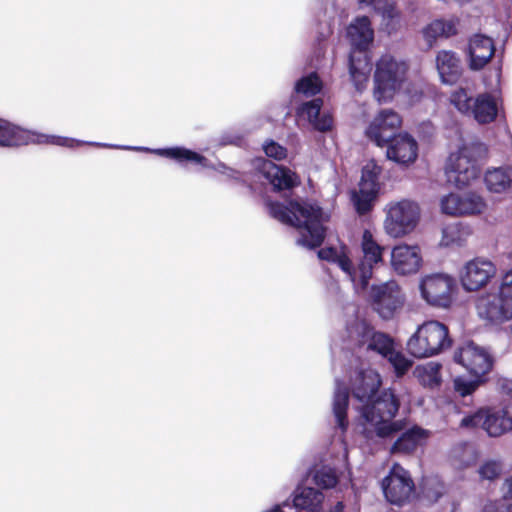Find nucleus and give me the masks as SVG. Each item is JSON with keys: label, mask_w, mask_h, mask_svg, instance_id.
I'll return each instance as SVG.
<instances>
[{"label": "nucleus", "mask_w": 512, "mask_h": 512, "mask_svg": "<svg viewBox=\"0 0 512 512\" xmlns=\"http://www.w3.org/2000/svg\"><path fill=\"white\" fill-rule=\"evenodd\" d=\"M265 205L269 215L279 222L303 229L298 243L310 249L318 248L325 239L322 223V209L306 202L290 200L288 205L267 200Z\"/></svg>", "instance_id": "obj_1"}, {"label": "nucleus", "mask_w": 512, "mask_h": 512, "mask_svg": "<svg viewBox=\"0 0 512 512\" xmlns=\"http://www.w3.org/2000/svg\"><path fill=\"white\" fill-rule=\"evenodd\" d=\"M408 66L391 55H382L374 73V97L379 103L393 99L406 79Z\"/></svg>", "instance_id": "obj_4"}, {"label": "nucleus", "mask_w": 512, "mask_h": 512, "mask_svg": "<svg viewBox=\"0 0 512 512\" xmlns=\"http://www.w3.org/2000/svg\"><path fill=\"white\" fill-rule=\"evenodd\" d=\"M381 172L382 168L378 166L374 161L368 162L362 168L358 190L362 192H371L378 195L380 190L379 177Z\"/></svg>", "instance_id": "obj_34"}, {"label": "nucleus", "mask_w": 512, "mask_h": 512, "mask_svg": "<svg viewBox=\"0 0 512 512\" xmlns=\"http://www.w3.org/2000/svg\"><path fill=\"white\" fill-rule=\"evenodd\" d=\"M484 430L491 437H499L512 430V417L505 410H486Z\"/></svg>", "instance_id": "obj_29"}, {"label": "nucleus", "mask_w": 512, "mask_h": 512, "mask_svg": "<svg viewBox=\"0 0 512 512\" xmlns=\"http://www.w3.org/2000/svg\"><path fill=\"white\" fill-rule=\"evenodd\" d=\"M385 358L394 368V372L397 377L404 376L413 365V361L409 360L402 352L396 351L395 349H393L391 354L387 355Z\"/></svg>", "instance_id": "obj_41"}, {"label": "nucleus", "mask_w": 512, "mask_h": 512, "mask_svg": "<svg viewBox=\"0 0 512 512\" xmlns=\"http://www.w3.org/2000/svg\"><path fill=\"white\" fill-rule=\"evenodd\" d=\"M499 289L503 296L512 298V268L503 275Z\"/></svg>", "instance_id": "obj_51"}, {"label": "nucleus", "mask_w": 512, "mask_h": 512, "mask_svg": "<svg viewBox=\"0 0 512 512\" xmlns=\"http://www.w3.org/2000/svg\"><path fill=\"white\" fill-rule=\"evenodd\" d=\"M487 188L496 193L506 191L512 187V167H500L488 170L485 174Z\"/></svg>", "instance_id": "obj_31"}, {"label": "nucleus", "mask_w": 512, "mask_h": 512, "mask_svg": "<svg viewBox=\"0 0 512 512\" xmlns=\"http://www.w3.org/2000/svg\"><path fill=\"white\" fill-rule=\"evenodd\" d=\"M374 11L380 14L384 19L394 20L400 18V11L397 8L396 2L391 0H374L370 5Z\"/></svg>", "instance_id": "obj_43"}, {"label": "nucleus", "mask_w": 512, "mask_h": 512, "mask_svg": "<svg viewBox=\"0 0 512 512\" xmlns=\"http://www.w3.org/2000/svg\"><path fill=\"white\" fill-rule=\"evenodd\" d=\"M472 234V229L463 222L447 224L442 230L441 243L445 246L462 245Z\"/></svg>", "instance_id": "obj_33"}, {"label": "nucleus", "mask_w": 512, "mask_h": 512, "mask_svg": "<svg viewBox=\"0 0 512 512\" xmlns=\"http://www.w3.org/2000/svg\"><path fill=\"white\" fill-rule=\"evenodd\" d=\"M498 114V105L495 98L488 92L475 97L471 116L480 124L493 122Z\"/></svg>", "instance_id": "obj_27"}, {"label": "nucleus", "mask_w": 512, "mask_h": 512, "mask_svg": "<svg viewBox=\"0 0 512 512\" xmlns=\"http://www.w3.org/2000/svg\"><path fill=\"white\" fill-rule=\"evenodd\" d=\"M498 512H512V503L502 506Z\"/></svg>", "instance_id": "obj_55"}, {"label": "nucleus", "mask_w": 512, "mask_h": 512, "mask_svg": "<svg viewBox=\"0 0 512 512\" xmlns=\"http://www.w3.org/2000/svg\"><path fill=\"white\" fill-rule=\"evenodd\" d=\"M402 125L401 116L392 109L381 110L366 129V136L379 147L398 133Z\"/></svg>", "instance_id": "obj_15"}, {"label": "nucleus", "mask_w": 512, "mask_h": 512, "mask_svg": "<svg viewBox=\"0 0 512 512\" xmlns=\"http://www.w3.org/2000/svg\"><path fill=\"white\" fill-rule=\"evenodd\" d=\"M420 208L417 203L401 200L390 206L385 219V230L394 238L412 232L418 224Z\"/></svg>", "instance_id": "obj_8"}, {"label": "nucleus", "mask_w": 512, "mask_h": 512, "mask_svg": "<svg viewBox=\"0 0 512 512\" xmlns=\"http://www.w3.org/2000/svg\"><path fill=\"white\" fill-rule=\"evenodd\" d=\"M374 0H359L360 3H364V4H367V5H371L373 3Z\"/></svg>", "instance_id": "obj_56"}, {"label": "nucleus", "mask_w": 512, "mask_h": 512, "mask_svg": "<svg viewBox=\"0 0 512 512\" xmlns=\"http://www.w3.org/2000/svg\"><path fill=\"white\" fill-rule=\"evenodd\" d=\"M456 289L455 278L445 273L426 275L420 282L422 298L431 306L440 308L451 306Z\"/></svg>", "instance_id": "obj_7"}, {"label": "nucleus", "mask_w": 512, "mask_h": 512, "mask_svg": "<svg viewBox=\"0 0 512 512\" xmlns=\"http://www.w3.org/2000/svg\"><path fill=\"white\" fill-rule=\"evenodd\" d=\"M349 406V388L338 383L333 399V413L338 426L345 431L348 427L347 411Z\"/></svg>", "instance_id": "obj_32"}, {"label": "nucleus", "mask_w": 512, "mask_h": 512, "mask_svg": "<svg viewBox=\"0 0 512 512\" xmlns=\"http://www.w3.org/2000/svg\"><path fill=\"white\" fill-rule=\"evenodd\" d=\"M453 360L470 375L482 378H485L492 370L494 364L492 355L473 341L465 342L459 346L454 351Z\"/></svg>", "instance_id": "obj_10"}, {"label": "nucleus", "mask_w": 512, "mask_h": 512, "mask_svg": "<svg viewBox=\"0 0 512 512\" xmlns=\"http://www.w3.org/2000/svg\"><path fill=\"white\" fill-rule=\"evenodd\" d=\"M476 308L478 316L492 325H502L512 320V298L503 296L500 289L498 293L480 297Z\"/></svg>", "instance_id": "obj_12"}, {"label": "nucleus", "mask_w": 512, "mask_h": 512, "mask_svg": "<svg viewBox=\"0 0 512 512\" xmlns=\"http://www.w3.org/2000/svg\"><path fill=\"white\" fill-rule=\"evenodd\" d=\"M436 68L445 84H455L462 75L461 60L451 50H440L436 55Z\"/></svg>", "instance_id": "obj_23"}, {"label": "nucleus", "mask_w": 512, "mask_h": 512, "mask_svg": "<svg viewBox=\"0 0 512 512\" xmlns=\"http://www.w3.org/2000/svg\"><path fill=\"white\" fill-rule=\"evenodd\" d=\"M430 432L422 427L414 425L404 431L390 447L392 455H411L418 447L425 445Z\"/></svg>", "instance_id": "obj_20"}, {"label": "nucleus", "mask_w": 512, "mask_h": 512, "mask_svg": "<svg viewBox=\"0 0 512 512\" xmlns=\"http://www.w3.org/2000/svg\"><path fill=\"white\" fill-rule=\"evenodd\" d=\"M153 152L158 156L175 160L179 164L194 163L202 167H206L208 164V159L205 156L185 147L159 148Z\"/></svg>", "instance_id": "obj_28"}, {"label": "nucleus", "mask_w": 512, "mask_h": 512, "mask_svg": "<svg viewBox=\"0 0 512 512\" xmlns=\"http://www.w3.org/2000/svg\"><path fill=\"white\" fill-rule=\"evenodd\" d=\"M422 262L421 250L417 245L400 244L391 251V267L398 275L417 273Z\"/></svg>", "instance_id": "obj_18"}, {"label": "nucleus", "mask_w": 512, "mask_h": 512, "mask_svg": "<svg viewBox=\"0 0 512 512\" xmlns=\"http://www.w3.org/2000/svg\"><path fill=\"white\" fill-rule=\"evenodd\" d=\"M314 483L322 489H330L337 485L338 477L334 469L322 467L313 476Z\"/></svg>", "instance_id": "obj_42"}, {"label": "nucleus", "mask_w": 512, "mask_h": 512, "mask_svg": "<svg viewBox=\"0 0 512 512\" xmlns=\"http://www.w3.org/2000/svg\"><path fill=\"white\" fill-rule=\"evenodd\" d=\"M370 433H371V432H370L369 430H367V432H366V437H367V438H372V437L370 436Z\"/></svg>", "instance_id": "obj_57"}, {"label": "nucleus", "mask_w": 512, "mask_h": 512, "mask_svg": "<svg viewBox=\"0 0 512 512\" xmlns=\"http://www.w3.org/2000/svg\"><path fill=\"white\" fill-rule=\"evenodd\" d=\"M371 339L368 352H376L385 358L394 349V340L384 332L375 330Z\"/></svg>", "instance_id": "obj_39"}, {"label": "nucleus", "mask_w": 512, "mask_h": 512, "mask_svg": "<svg viewBox=\"0 0 512 512\" xmlns=\"http://www.w3.org/2000/svg\"><path fill=\"white\" fill-rule=\"evenodd\" d=\"M475 98L470 96L466 89L458 88L450 96L451 104L463 115L471 116Z\"/></svg>", "instance_id": "obj_38"}, {"label": "nucleus", "mask_w": 512, "mask_h": 512, "mask_svg": "<svg viewBox=\"0 0 512 512\" xmlns=\"http://www.w3.org/2000/svg\"><path fill=\"white\" fill-rule=\"evenodd\" d=\"M360 246L363 254L359 262L360 287L366 289L373 276V270L378 265L384 264L385 247L377 243L372 232L368 229L363 231Z\"/></svg>", "instance_id": "obj_13"}, {"label": "nucleus", "mask_w": 512, "mask_h": 512, "mask_svg": "<svg viewBox=\"0 0 512 512\" xmlns=\"http://www.w3.org/2000/svg\"><path fill=\"white\" fill-rule=\"evenodd\" d=\"M508 490H507V497L512 498V476L505 481Z\"/></svg>", "instance_id": "obj_54"}, {"label": "nucleus", "mask_w": 512, "mask_h": 512, "mask_svg": "<svg viewBox=\"0 0 512 512\" xmlns=\"http://www.w3.org/2000/svg\"><path fill=\"white\" fill-rule=\"evenodd\" d=\"M386 157L399 164L407 166L416 161L418 157V143L407 132H400L385 142Z\"/></svg>", "instance_id": "obj_17"}, {"label": "nucleus", "mask_w": 512, "mask_h": 512, "mask_svg": "<svg viewBox=\"0 0 512 512\" xmlns=\"http://www.w3.org/2000/svg\"><path fill=\"white\" fill-rule=\"evenodd\" d=\"M486 416V410L480 409L477 412L465 416L461 422L460 426L462 428H477L481 427L484 430V420Z\"/></svg>", "instance_id": "obj_46"}, {"label": "nucleus", "mask_w": 512, "mask_h": 512, "mask_svg": "<svg viewBox=\"0 0 512 512\" xmlns=\"http://www.w3.org/2000/svg\"><path fill=\"white\" fill-rule=\"evenodd\" d=\"M375 328L365 320L357 322L351 334V340L360 351L368 352L371 338L373 337Z\"/></svg>", "instance_id": "obj_35"}, {"label": "nucleus", "mask_w": 512, "mask_h": 512, "mask_svg": "<svg viewBox=\"0 0 512 512\" xmlns=\"http://www.w3.org/2000/svg\"><path fill=\"white\" fill-rule=\"evenodd\" d=\"M313 127L320 132L330 131L333 127V118L329 114H319L317 118L310 122Z\"/></svg>", "instance_id": "obj_50"}, {"label": "nucleus", "mask_w": 512, "mask_h": 512, "mask_svg": "<svg viewBox=\"0 0 512 512\" xmlns=\"http://www.w3.org/2000/svg\"><path fill=\"white\" fill-rule=\"evenodd\" d=\"M322 106L323 100L321 98H314L308 102L303 103L299 107L298 113L300 115H306L309 122H312V120L319 116Z\"/></svg>", "instance_id": "obj_45"}, {"label": "nucleus", "mask_w": 512, "mask_h": 512, "mask_svg": "<svg viewBox=\"0 0 512 512\" xmlns=\"http://www.w3.org/2000/svg\"><path fill=\"white\" fill-rule=\"evenodd\" d=\"M510 330H511V333H512V324L510 325Z\"/></svg>", "instance_id": "obj_58"}, {"label": "nucleus", "mask_w": 512, "mask_h": 512, "mask_svg": "<svg viewBox=\"0 0 512 512\" xmlns=\"http://www.w3.org/2000/svg\"><path fill=\"white\" fill-rule=\"evenodd\" d=\"M371 306L379 316L385 320L393 318L395 312L401 309L405 302V295L399 284L390 280L370 288Z\"/></svg>", "instance_id": "obj_9"}, {"label": "nucleus", "mask_w": 512, "mask_h": 512, "mask_svg": "<svg viewBox=\"0 0 512 512\" xmlns=\"http://www.w3.org/2000/svg\"><path fill=\"white\" fill-rule=\"evenodd\" d=\"M371 70L372 64L368 50H351L349 54V73L358 90L367 83Z\"/></svg>", "instance_id": "obj_24"}, {"label": "nucleus", "mask_w": 512, "mask_h": 512, "mask_svg": "<svg viewBox=\"0 0 512 512\" xmlns=\"http://www.w3.org/2000/svg\"><path fill=\"white\" fill-rule=\"evenodd\" d=\"M377 196L378 195L371 192L353 190L351 192V201L356 213L359 216H364L370 213L374 207Z\"/></svg>", "instance_id": "obj_37"}, {"label": "nucleus", "mask_w": 512, "mask_h": 512, "mask_svg": "<svg viewBox=\"0 0 512 512\" xmlns=\"http://www.w3.org/2000/svg\"><path fill=\"white\" fill-rule=\"evenodd\" d=\"M344 511V504L342 501H338L330 510L329 512H343Z\"/></svg>", "instance_id": "obj_53"}, {"label": "nucleus", "mask_w": 512, "mask_h": 512, "mask_svg": "<svg viewBox=\"0 0 512 512\" xmlns=\"http://www.w3.org/2000/svg\"><path fill=\"white\" fill-rule=\"evenodd\" d=\"M347 36L352 45L351 50H368L374 39V31L369 17L356 18L355 22L349 25Z\"/></svg>", "instance_id": "obj_25"}, {"label": "nucleus", "mask_w": 512, "mask_h": 512, "mask_svg": "<svg viewBox=\"0 0 512 512\" xmlns=\"http://www.w3.org/2000/svg\"><path fill=\"white\" fill-rule=\"evenodd\" d=\"M340 253V250H338L335 247H325L321 248L317 255L321 260H325L331 263H334L338 254Z\"/></svg>", "instance_id": "obj_52"}, {"label": "nucleus", "mask_w": 512, "mask_h": 512, "mask_svg": "<svg viewBox=\"0 0 512 512\" xmlns=\"http://www.w3.org/2000/svg\"><path fill=\"white\" fill-rule=\"evenodd\" d=\"M460 20L457 17L435 19L422 29V36L431 49L439 38L448 39L458 34Z\"/></svg>", "instance_id": "obj_22"}, {"label": "nucleus", "mask_w": 512, "mask_h": 512, "mask_svg": "<svg viewBox=\"0 0 512 512\" xmlns=\"http://www.w3.org/2000/svg\"><path fill=\"white\" fill-rule=\"evenodd\" d=\"M346 247L343 246L340 249V253L338 254L335 264L349 277V279L354 283L360 286V271L359 264L355 267L352 260L345 252Z\"/></svg>", "instance_id": "obj_40"}, {"label": "nucleus", "mask_w": 512, "mask_h": 512, "mask_svg": "<svg viewBox=\"0 0 512 512\" xmlns=\"http://www.w3.org/2000/svg\"><path fill=\"white\" fill-rule=\"evenodd\" d=\"M495 390L503 397L512 400V379L499 377L495 381Z\"/></svg>", "instance_id": "obj_49"}, {"label": "nucleus", "mask_w": 512, "mask_h": 512, "mask_svg": "<svg viewBox=\"0 0 512 512\" xmlns=\"http://www.w3.org/2000/svg\"><path fill=\"white\" fill-rule=\"evenodd\" d=\"M501 473V465L495 461H488L479 468V474L483 479L494 480Z\"/></svg>", "instance_id": "obj_48"}, {"label": "nucleus", "mask_w": 512, "mask_h": 512, "mask_svg": "<svg viewBox=\"0 0 512 512\" xmlns=\"http://www.w3.org/2000/svg\"><path fill=\"white\" fill-rule=\"evenodd\" d=\"M324 501V494L312 487H297L293 492V500L290 508L295 512H317Z\"/></svg>", "instance_id": "obj_26"}, {"label": "nucleus", "mask_w": 512, "mask_h": 512, "mask_svg": "<svg viewBox=\"0 0 512 512\" xmlns=\"http://www.w3.org/2000/svg\"><path fill=\"white\" fill-rule=\"evenodd\" d=\"M441 211L451 216H471L483 212L486 207L484 199L475 192L463 194L449 193L441 198Z\"/></svg>", "instance_id": "obj_14"}, {"label": "nucleus", "mask_w": 512, "mask_h": 512, "mask_svg": "<svg viewBox=\"0 0 512 512\" xmlns=\"http://www.w3.org/2000/svg\"><path fill=\"white\" fill-rule=\"evenodd\" d=\"M323 83L316 72L300 78L295 85V91L307 97L315 96L321 92Z\"/></svg>", "instance_id": "obj_36"}, {"label": "nucleus", "mask_w": 512, "mask_h": 512, "mask_svg": "<svg viewBox=\"0 0 512 512\" xmlns=\"http://www.w3.org/2000/svg\"><path fill=\"white\" fill-rule=\"evenodd\" d=\"M476 150L473 145H464L449 155L445 172L447 180L456 187H466L480 176Z\"/></svg>", "instance_id": "obj_6"}, {"label": "nucleus", "mask_w": 512, "mask_h": 512, "mask_svg": "<svg viewBox=\"0 0 512 512\" xmlns=\"http://www.w3.org/2000/svg\"><path fill=\"white\" fill-rule=\"evenodd\" d=\"M381 385L380 374L372 368L356 370L355 375L350 380L353 397L363 404L375 396Z\"/></svg>", "instance_id": "obj_19"}, {"label": "nucleus", "mask_w": 512, "mask_h": 512, "mask_svg": "<svg viewBox=\"0 0 512 512\" xmlns=\"http://www.w3.org/2000/svg\"><path fill=\"white\" fill-rule=\"evenodd\" d=\"M485 381L486 379L482 377H475L474 380L456 378L454 380V389L459 395L465 397L471 395Z\"/></svg>", "instance_id": "obj_44"}, {"label": "nucleus", "mask_w": 512, "mask_h": 512, "mask_svg": "<svg viewBox=\"0 0 512 512\" xmlns=\"http://www.w3.org/2000/svg\"><path fill=\"white\" fill-rule=\"evenodd\" d=\"M446 324L438 320H428L419 325L406 344L407 352L418 359L429 358L440 354L452 346Z\"/></svg>", "instance_id": "obj_3"}, {"label": "nucleus", "mask_w": 512, "mask_h": 512, "mask_svg": "<svg viewBox=\"0 0 512 512\" xmlns=\"http://www.w3.org/2000/svg\"><path fill=\"white\" fill-rule=\"evenodd\" d=\"M401 406L399 395L392 388L379 390L360 409L362 417L373 426V432L380 439L394 437L404 429L403 420H394Z\"/></svg>", "instance_id": "obj_2"}, {"label": "nucleus", "mask_w": 512, "mask_h": 512, "mask_svg": "<svg viewBox=\"0 0 512 512\" xmlns=\"http://www.w3.org/2000/svg\"><path fill=\"white\" fill-rule=\"evenodd\" d=\"M74 139L48 135L25 129L0 118V147L15 148L29 144H46L73 147Z\"/></svg>", "instance_id": "obj_5"}, {"label": "nucleus", "mask_w": 512, "mask_h": 512, "mask_svg": "<svg viewBox=\"0 0 512 512\" xmlns=\"http://www.w3.org/2000/svg\"><path fill=\"white\" fill-rule=\"evenodd\" d=\"M495 264L481 257L468 261L461 275L463 288L467 291H478L485 287L496 274Z\"/></svg>", "instance_id": "obj_16"}, {"label": "nucleus", "mask_w": 512, "mask_h": 512, "mask_svg": "<svg viewBox=\"0 0 512 512\" xmlns=\"http://www.w3.org/2000/svg\"><path fill=\"white\" fill-rule=\"evenodd\" d=\"M269 164L272 166V171H268L266 176L275 190H289L300 184L298 175L289 168L273 165L272 163Z\"/></svg>", "instance_id": "obj_30"}, {"label": "nucleus", "mask_w": 512, "mask_h": 512, "mask_svg": "<svg viewBox=\"0 0 512 512\" xmlns=\"http://www.w3.org/2000/svg\"><path fill=\"white\" fill-rule=\"evenodd\" d=\"M264 152L269 158H273L278 161L287 157V149L273 140L264 146Z\"/></svg>", "instance_id": "obj_47"}, {"label": "nucleus", "mask_w": 512, "mask_h": 512, "mask_svg": "<svg viewBox=\"0 0 512 512\" xmlns=\"http://www.w3.org/2000/svg\"><path fill=\"white\" fill-rule=\"evenodd\" d=\"M495 53V45L492 38L476 34L469 43L470 68L481 70L491 60Z\"/></svg>", "instance_id": "obj_21"}, {"label": "nucleus", "mask_w": 512, "mask_h": 512, "mask_svg": "<svg viewBox=\"0 0 512 512\" xmlns=\"http://www.w3.org/2000/svg\"><path fill=\"white\" fill-rule=\"evenodd\" d=\"M381 484L386 500L393 505L402 506L409 502L415 492V484L409 471L397 463L392 466Z\"/></svg>", "instance_id": "obj_11"}]
</instances>
